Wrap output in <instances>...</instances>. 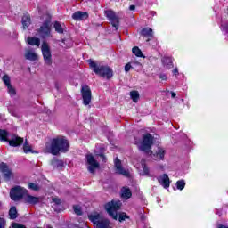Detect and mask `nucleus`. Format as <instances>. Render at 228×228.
Returning a JSON list of instances; mask_svg holds the SVG:
<instances>
[{
  "label": "nucleus",
  "instance_id": "1",
  "mask_svg": "<svg viewBox=\"0 0 228 228\" xmlns=\"http://www.w3.org/2000/svg\"><path fill=\"white\" fill-rule=\"evenodd\" d=\"M69 151V141L65 137L58 136L53 138L51 142L46 143L44 152L58 156L60 152Z\"/></svg>",
  "mask_w": 228,
  "mask_h": 228
},
{
  "label": "nucleus",
  "instance_id": "2",
  "mask_svg": "<svg viewBox=\"0 0 228 228\" xmlns=\"http://www.w3.org/2000/svg\"><path fill=\"white\" fill-rule=\"evenodd\" d=\"M88 63L92 70L101 77H106V79H111L113 77V69L109 66L99 65L95 63L94 61L89 60Z\"/></svg>",
  "mask_w": 228,
  "mask_h": 228
},
{
  "label": "nucleus",
  "instance_id": "3",
  "mask_svg": "<svg viewBox=\"0 0 228 228\" xmlns=\"http://www.w3.org/2000/svg\"><path fill=\"white\" fill-rule=\"evenodd\" d=\"M90 222H92L95 228H112L111 222L104 218L101 214L94 212L88 216Z\"/></svg>",
  "mask_w": 228,
  "mask_h": 228
},
{
  "label": "nucleus",
  "instance_id": "4",
  "mask_svg": "<svg viewBox=\"0 0 228 228\" xmlns=\"http://www.w3.org/2000/svg\"><path fill=\"white\" fill-rule=\"evenodd\" d=\"M154 143V137L151 134L142 135V141L138 144L139 151H142L148 156H152V144Z\"/></svg>",
  "mask_w": 228,
  "mask_h": 228
},
{
  "label": "nucleus",
  "instance_id": "5",
  "mask_svg": "<svg viewBox=\"0 0 228 228\" xmlns=\"http://www.w3.org/2000/svg\"><path fill=\"white\" fill-rule=\"evenodd\" d=\"M121 207H122V202L117 200H112L110 202H108L107 204H105V209L107 213L114 220H118V214H117V211H118Z\"/></svg>",
  "mask_w": 228,
  "mask_h": 228
},
{
  "label": "nucleus",
  "instance_id": "6",
  "mask_svg": "<svg viewBox=\"0 0 228 228\" xmlns=\"http://www.w3.org/2000/svg\"><path fill=\"white\" fill-rule=\"evenodd\" d=\"M41 53L45 64L48 66L53 65V53H51V46H49V44L45 41H44L41 45Z\"/></svg>",
  "mask_w": 228,
  "mask_h": 228
},
{
  "label": "nucleus",
  "instance_id": "7",
  "mask_svg": "<svg viewBox=\"0 0 228 228\" xmlns=\"http://www.w3.org/2000/svg\"><path fill=\"white\" fill-rule=\"evenodd\" d=\"M87 170L90 174H95V171L101 168V164L95 159V157L92 153H88L86 155Z\"/></svg>",
  "mask_w": 228,
  "mask_h": 228
},
{
  "label": "nucleus",
  "instance_id": "8",
  "mask_svg": "<svg viewBox=\"0 0 228 228\" xmlns=\"http://www.w3.org/2000/svg\"><path fill=\"white\" fill-rule=\"evenodd\" d=\"M28 193V190L20 186H15L10 191V197L14 202H19L21 199H24V196Z\"/></svg>",
  "mask_w": 228,
  "mask_h": 228
},
{
  "label": "nucleus",
  "instance_id": "9",
  "mask_svg": "<svg viewBox=\"0 0 228 228\" xmlns=\"http://www.w3.org/2000/svg\"><path fill=\"white\" fill-rule=\"evenodd\" d=\"M0 172H2L3 179L5 183L12 181L15 178V173L6 165V163L2 162L0 164Z\"/></svg>",
  "mask_w": 228,
  "mask_h": 228
},
{
  "label": "nucleus",
  "instance_id": "10",
  "mask_svg": "<svg viewBox=\"0 0 228 228\" xmlns=\"http://www.w3.org/2000/svg\"><path fill=\"white\" fill-rule=\"evenodd\" d=\"M82 102L84 106H90L92 102V90L88 86H82L81 87Z\"/></svg>",
  "mask_w": 228,
  "mask_h": 228
},
{
  "label": "nucleus",
  "instance_id": "11",
  "mask_svg": "<svg viewBox=\"0 0 228 228\" xmlns=\"http://www.w3.org/2000/svg\"><path fill=\"white\" fill-rule=\"evenodd\" d=\"M39 37L41 38H49L51 36V23L49 21H45L43 25L37 29Z\"/></svg>",
  "mask_w": 228,
  "mask_h": 228
},
{
  "label": "nucleus",
  "instance_id": "12",
  "mask_svg": "<svg viewBox=\"0 0 228 228\" xmlns=\"http://www.w3.org/2000/svg\"><path fill=\"white\" fill-rule=\"evenodd\" d=\"M105 15L107 19H109L110 22H111V25L115 29H118V26L120 24V20L118 19V16L115 13V12L109 10L105 11Z\"/></svg>",
  "mask_w": 228,
  "mask_h": 228
},
{
  "label": "nucleus",
  "instance_id": "13",
  "mask_svg": "<svg viewBox=\"0 0 228 228\" xmlns=\"http://www.w3.org/2000/svg\"><path fill=\"white\" fill-rule=\"evenodd\" d=\"M166 152L165 148L158 146L157 149L152 151L151 158L154 161H163L165 159Z\"/></svg>",
  "mask_w": 228,
  "mask_h": 228
},
{
  "label": "nucleus",
  "instance_id": "14",
  "mask_svg": "<svg viewBox=\"0 0 228 228\" xmlns=\"http://www.w3.org/2000/svg\"><path fill=\"white\" fill-rule=\"evenodd\" d=\"M23 200L26 204H30L31 206H36V204H40V200H42L41 197L32 196L29 193H26L24 195Z\"/></svg>",
  "mask_w": 228,
  "mask_h": 228
},
{
  "label": "nucleus",
  "instance_id": "15",
  "mask_svg": "<svg viewBox=\"0 0 228 228\" xmlns=\"http://www.w3.org/2000/svg\"><path fill=\"white\" fill-rule=\"evenodd\" d=\"M24 58L28 61H38L39 56L34 49L28 48L25 50Z\"/></svg>",
  "mask_w": 228,
  "mask_h": 228
},
{
  "label": "nucleus",
  "instance_id": "16",
  "mask_svg": "<svg viewBox=\"0 0 228 228\" xmlns=\"http://www.w3.org/2000/svg\"><path fill=\"white\" fill-rule=\"evenodd\" d=\"M114 163H115L116 174H119L120 175H124L125 177H129V171L124 169L120 159H116Z\"/></svg>",
  "mask_w": 228,
  "mask_h": 228
},
{
  "label": "nucleus",
  "instance_id": "17",
  "mask_svg": "<svg viewBox=\"0 0 228 228\" xmlns=\"http://www.w3.org/2000/svg\"><path fill=\"white\" fill-rule=\"evenodd\" d=\"M51 165L55 170H63V168L65 167V163L63 162V160H60L56 158L51 160Z\"/></svg>",
  "mask_w": 228,
  "mask_h": 228
},
{
  "label": "nucleus",
  "instance_id": "18",
  "mask_svg": "<svg viewBox=\"0 0 228 228\" xmlns=\"http://www.w3.org/2000/svg\"><path fill=\"white\" fill-rule=\"evenodd\" d=\"M159 183L163 186V188H170V178L167 174L159 177Z\"/></svg>",
  "mask_w": 228,
  "mask_h": 228
},
{
  "label": "nucleus",
  "instance_id": "19",
  "mask_svg": "<svg viewBox=\"0 0 228 228\" xmlns=\"http://www.w3.org/2000/svg\"><path fill=\"white\" fill-rule=\"evenodd\" d=\"M22 143H24V138L19 136H16L9 141V145H11V147H19L22 145Z\"/></svg>",
  "mask_w": 228,
  "mask_h": 228
},
{
  "label": "nucleus",
  "instance_id": "20",
  "mask_svg": "<svg viewBox=\"0 0 228 228\" xmlns=\"http://www.w3.org/2000/svg\"><path fill=\"white\" fill-rule=\"evenodd\" d=\"M72 19H74V20H85V19H88V13L83 12H76L73 13Z\"/></svg>",
  "mask_w": 228,
  "mask_h": 228
},
{
  "label": "nucleus",
  "instance_id": "21",
  "mask_svg": "<svg viewBox=\"0 0 228 228\" xmlns=\"http://www.w3.org/2000/svg\"><path fill=\"white\" fill-rule=\"evenodd\" d=\"M22 26L24 29H28V28H29V26H31V17H29V15L25 14L22 17Z\"/></svg>",
  "mask_w": 228,
  "mask_h": 228
},
{
  "label": "nucleus",
  "instance_id": "22",
  "mask_svg": "<svg viewBox=\"0 0 228 228\" xmlns=\"http://www.w3.org/2000/svg\"><path fill=\"white\" fill-rule=\"evenodd\" d=\"M133 193L129 188L123 187L121 189V197L123 199H131Z\"/></svg>",
  "mask_w": 228,
  "mask_h": 228
},
{
  "label": "nucleus",
  "instance_id": "23",
  "mask_svg": "<svg viewBox=\"0 0 228 228\" xmlns=\"http://www.w3.org/2000/svg\"><path fill=\"white\" fill-rule=\"evenodd\" d=\"M162 63L166 69H173L174 64H172V59L170 57L162 58Z\"/></svg>",
  "mask_w": 228,
  "mask_h": 228
},
{
  "label": "nucleus",
  "instance_id": "24",
  "mask_svg": "<svg viewBox=\"0 0 228 228\" xmlns=\"http://www.w3.org/2000/svg\"><path fill=\"white\" fill-rule=\"evenodd\" d=\"M27 42L29 44V45H36L37 47H40V38L38 37H28Z\"/></svg>",
  "mask_w": 228,
  "mask_h": 228
},
{
  "label": "nucleus",
  "instance_id": "25",
  "mask_svg": "<svg viewBox=\"0 0 228 228\" xmlns=\"http://www.w3.org/2000/svg\"><path fill=\"white\" fill-rule=\"evenodd\" d=\"M0 142H8V131L0 129Z\"/></svg>",
  "mask_w": 228,
  "mask_h": 228
},
{
  "label": "nucleus",
  "instance_id": "26",
  "mask_svg": "<svg viewBox=\"0 0 228 228\" xmlns=\"http://www.w3.org/2000/svg\"><path fill=\"white\" fill-rule=\"evenodd\" d=\"M141 35H142V37H154L152 28H142L141 31Z\"/></svg>",
  "mask_w": 228,
  "mask_h": 228
},
{
  "label": "nucleus",
  "instance_id": "27",
  "mask_svg": "<svg viewBox=\"0 0 228 228\" xmlns=\"http://www.w3.org/2000/svg\"><path fill=\"white\" fill-rule=\"evenodd\" d=\"M9 216L11 220H15L17 218L18 214H17V208L12 207L9 210Z\"/></svg>",
  "mask_w": 228,
  "mask_h": 228
},
{
  "label": "nucleus",
  "instance_id": "28",
  "mask_svg": "<svg viewBox=\"0 0 228 228\" xmlns=\"http://www.w3.org/2000/svg\"><path fill=\"white\" fill-rule=\"evenodd\" d=\"M7 92L11 97H15L17 95V89L13 86H7Z\"/></svg>",
  "mask_w": 228,
  "mask_h": 228
},
{
  "label": "nucleus",
  "instance_id": "29",
  "mask_svg": "<svg viewBox=\"0 0 228 228\" xmlns=\"http://www.w3.org/2000/svg\"><path fill=\"white\" fill-rule=\"evenodd\" d=\"M133 54H135L138 58H145V56H143V53H142V50H140V48H138V46H134L132 49Z\"/></svg>",
  "mask_w": 228,
  "mask_h": 228
},
{
  "label": "nucleus",
  "instance_id": "30",
  "mask_svg": "<svg viewBox=\"0 0 228 228\" xmlns=\"http://www.w3.org/2000/svg\"><path fill=\"white\" fill-rule=\"evenodd\" d=\"M130 97L134 102H138V100L140 99V93H138V91H131Z\"/></svg>",
  "mask_w": 228,
  "mask_h": 228
},
{
  "label": "nucleus",
  "instance_id": "31",
  "mask_svg": "<svg viewBox=\"0 0 228 228\" xmlns=\"http://www.w3.org/2000/svg\"><path fill=\"white\" fill-rule=\"evenodd\" d=\"M28 188H29V190H32L33 191H40V190H41L40 185H38V183H29Z\"/></svg>",
  "mask_w": 228,
  "mask_h": 228
},
{
  "label": "nucleus",
  "instance_id": "32",
  "mask_svg": "<svg viewBox=\"0 0 228 228\" xmlns=\"http://www.w3.org/2000/svg\"><path fill=\"white\" fill-rule=\"evenodd\" d=\"M23 151L25 152V154H28V152H33V149L31 148V145H29V142H28V141H26L23 145Z\"/></svg>",
  "mask_w": 228,
  "mask_h": 228
},
{
  "label": "nucleus",
  "instance_id": "33",
  "mask_svg": "<svg viewBox=\"0 0 228 228\" xmlns=\"http://www.w3.org/2000/svg\"><path fill=\"white\" fill-rule=\"evenodd\" d=\"M53 28H55V31L57 33H60V34L63 33V27L61 26V24H60V22L56 21L53 25Z\"/></svg>",
  "mask_w": 228,
  "mask_h": 228
},
{
  "label": "nucleus",
  "instance_id": "34",
  "mask_svg": "<svg viewBox=\"0 0 228 228\" xmlns=\"http://www.w3.org/2000/svg\"><path fill=\"white\" fill-rule=\"evenodd\" d=\"M185 186H186V183L184 182V180H179L176 182L177 190H184Z\"/></svg>",
  "mask_w": 228,
  "mask_h": 228
},
{
  "label": "nucleus",
  "instance_id": "35",
  "mask_svg": "<svg viewBox=\"0 0 228 228\" xmlns=\"http://www.w3.org/2000/svg\"><path fill=\"white\" fill-rule=\"evenodd\" d=\"M2 80L4 81L5 86H12V82H11L10 77L8 75H4L2 77Z\"/></svg>",
  "mask_w": 228,
  "mask_h": 228
},
{
  "label": "nucleus",
  "instance_id": "36",
  "mask_svg": "<svg viewBox=\"0 0 228 228\" xmlns=\"http://www.w3.org/2000/svg\"><path fill=\"white\" fill-rule=\"evenodd\" d=\"M62 44H64V46L62 45V47H65L66 49L72 47V39H64L62 40Z\"/></svg>",
  "mask_w": 228,
  "mask_h": 228
},
{
  "label": "nucleus",
  "instance_id": "37",
  "mask_svg": "<svg viewBox=\"0 0 228 228\" xmlns=\"http://www.w3.org/2000/svg\"><path fill=\"white\" fill-rule=\"evenodd\" d=\"M127 218H129L127 216V214H126L124 212L119 213V217H118L119 222H124V220H126Z\"/></svg>",
  "mask_w": 228,
  "mask_h": 228
},
{
  "label": "nucleus",
  "instance_id": "38",
  "mask_svg": "<svg viewBox=\"0 0 228 228\" xmlns=\"http://www.w3.org/2000/svg\"><path fill=\"white\" fill-rule=\"evenodd\" d=\"M141 175H149V167H147L145 164H142V172L141 173Z\"/></svg>",
  "mask_w": 228,
  "mask_h": 228
},
{
  "label": "nucleus",
  "instance_id": "39",
  "mask_svg": "<svg viewBox=\"0 0 228 228\" xmlns=\"http://www.w3.org/2000/svg\"><path fill=\"white\" fill-rule=\"evenodd\" d=\"M74 212L76 213V215H82L83 213L81 212V207L79 206H74Z\"/></svg>",
  "mask_w": 228,
  "mask_h": 228
},
{
  "label": "nucleus",
  "instance_id": "40",
  "mask_svg": "<svg viewBox=\"0 0 228 228\" xmlns=\"http://www.w3.org/2000/svg\"><path fill=\"white\" fill-rule=\"evenodd\" d=\"M12 228H26L23 224L14 223L12 224Z\"/></svg>",
  "mask_w": 228,
  "mask_h": 228
},
{
  "label": "nucleus",
  "instance_id": "41",
  "mask_svg": "<svg viewBox=\"0 0 228 228\" xmlns=\"http://www.w3.org/2000/svg\"><path fill=\"white\" fill-rule=\"evenodd\" d=\"M53 202H54L55 204H61V200L58 198H53Z\"/></svg>",
  "mask_w": 228,
  "mask_h": 228
},
{
  "label": "nucleus",
  "instance_id": "42",
  "mask_svg": "<svg viewBox=\"0 0 228 228\" xmlns=\"http://www.w3.org/2000/svg\"><path fill=\"white\" fill-rule=\"evenodd\" d=\"M129 70H131V64L127 63V64L125 66V71L129 72Z\"/></svg>",
  "mask_w": 228,
  "mask_h": 228
},
{
  "label": "nucleus",
  "instance_id": "43",
  "mask_svg": "<svg viewBox=\"0 0 228 228\" xmlns=\"http://www.w3.org/2000/svg\"><path fill=\"white\" fill-rule=\"evenodd\" d=\"M0 228H4V219L0 218Z\"/></svg>",
  "mask_w": 228,
  "mask_h": 228
},
{
  "label": "nucleus",
  "instance_id": "44",
  "mask_svg": "<svg viewBox=\"0 0 228 228\" xmlns=\"http://www.w3.org/2000/svg\"><path fill=\"white\" fill-rule=\"evenodd\" d=\"M159 78L162 79V81H167V75L161 74V75L159 76Z\"/></svg>",
  "mask_w": 228,
  "mask_h": 228
},
{
  "label": "nucleus",
  "instance_id": "45",
  "mask_svg": "<svg viewBox=\"0 0 228 228\" xmlns=\"http://www.w3.org/2000/svg\"><path fill=\"white\" fill-rule=\"evenodd\" d=\"M98 156H100V158H102L103 163H106V156H104V154H99Z\"/></svg>",
  "mask_w": 228,
  "mask_h": 228
},
{
  "label": "nucleus",
  "instance_id": "46",
  "mask_svg": "<svg viewBox=\"0 0 228 228\" xmlns=\"http://www.w3.org/2000/svg\"><path fill=\"white\" fill-rule=\"evenodd\" d=\"M129 10H131V11L136 10V6H134V5H130Z\"/></svg>",
  "mask_w": 228,
  "mask_h": 228
},
{
  "label": "nucleus",
  "instance_id": "47",
  "mask_svg": "<svg viewBox=\"0 0 228 228\" xmlns=\"http://www.w3.org/2000/svg\"><path fill=\"white\" fill-rule=\"evenodd\" d=\"M174 74H179V70L177 69V68H175V69L173 70Z\"/></svg>",
  "mask_w": 228,
  "mask_h": 228
},
{
  "label": "nucleus",
  "instance_id": "48",
  "mask_svg": "<svg viewBox=\"0 0 228 228\" xmlns=\"http://www.w3.org/2000/svg\"><path fill=\"white\" fill-rule=\"evenodd\" d=\"M218 228H228V226L219 224V225H218Z\"/></svg>",
  "mask_w": 228,
  "mask_h": 228
},
{
  "label": "nucleus",
  "instance_id": "49",
  "mask_svg": "<svg viewBox=\"0 0 228 228\" xmlns=\"http://www.w3.org/2000/svg\"><path fill=\"white\" fill-rule=\"evenodd\" d=\"M175 95H176L175 93L174 92L171 93V96L173 97V99L175 98Z\"/></svg>",
  "mask_w": 228,
  "mask_h": 228
}]
</instances>
